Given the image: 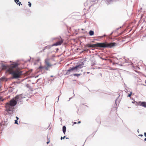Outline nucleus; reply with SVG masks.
<instances>
[{"instance_id": "f257e3e1", "label": "nucleus", "mask_w": 146, "mask_h": 146, "mask_svg": "<svg viewBox=\"0 0 146 146\" xmlns=\"http://www.w3.org/2000/svg\"><path fill=\"white\" fill-rule=\"evenodd\" d=\"M22 94L16 96L12 98L9 102L6 103L5 108L6 111L8 114H11L13 113L14 111L13 107L17 104L21 105L23 104V99L25 98Z\"/></svg>"}, {"instance_id": "f03ea898", "label": "nucleus", "mask_w": 146, "mask_h": 146, "mask_svg": "<svg viewBox=\"0 0 146 146\" xmlns=\"http://www.w3.org/2000/svg\"><path fill=\"white\" fill-rule=\"evenodd\" d=\"M115 43L114 42L108 43L105 42L103 43H97L94 44H86V46L89 48H94L95 47H97L103 48H111L115 46Z\"/></svg>"}, {"instance_id": "7ed1b4c3", "label": "nucleus", "mask_w": 146, "mask_h": 146, "mask_svg": "<svg viewBox=\"0 0 146 146\" xmlns=\"http://www.w3.org/2000/svg\"><path fill=\"white\" fill-rule=\"evenodd\" d=\"M22 74V72L18 70H13L11 71L10 74L12 75L11 79H17L20 78V76Z\"/></svg>"}, {"instance_id": "20e7f679", "label": "nucleus", "mask_w": 146, "mask_h": 146, "mask_svg": "<svg viewBox=\"0 0 146 146\" xmlns=\"http://www.w3.org/2000/svg\"><path fill=\"white\" fill-rule=\"evenodd\" d=\"M99 0H87L86 2L84 3L85 6H88V9H90L94 5L98 2Z\"/></svg>"}, {"instance_id": "39448f33", "label": "nucleus", "mask_w": 146, "mask_h": 146, "mask_svg": "<svg viewBox=\"0 0 146 146\" xmlns=\"http://www.w3.org/2000/svg\"><path fill=\"white\" fill-rule=\"evenodd\" d=\"M84 65V63L83 62H82L81 64L76 65L70 68L73 72H78L83 67L82 65Z\"/></svg>"}, {"instance_id": "423d86ee", "label": "nucleus", "mask_w": 146, "mask_h": 146, "mask_svg": "<svg viewBox=\"0 0 146 146\" xmlns=\"http://www.w3.org/2000/svg\"><path fill=\"white\" fill-rule=\"evenodd\" d=\"M19 65V64L17 62H13V63L11 64L9 66V68L7 69V71H10V70H12L13 68L17 67Z\"/></svg>"}, {"instance_id": "0eeeda50", "label": "nucleus", "mask_w": 146, "mask_h": 146, "mask_svg": "<svg viewBox=\"0 0 146 146\" xmlns=\"http://www.w3.org/2000/svg\"><path fill=\"white\" fill-rule=\"evenodd\" d=\"M60 38L61 39V40H59L56 42L55 43L52 44V46L60 45L62 44L64 40L62 39V38L61 36H60Z\"/></svg>"}, {"instance_id": "6e6552de", "label": "nucleus", "mask_w": 146, "mask_h": 146, "mask_svg": "<svg viewBox=\"0 0 146 146\" xmlns=\"http://www.w3.org/2000/svg\"><path fill=\"white\" fill-rule=\"evenodd\" d=\"M136 103L139 105L146 108V102H136Z\"/></svg>"}, {"instance_id": "1a4fd4ad", "label": "nucleus", "mask_w": 146, "mask_h": 146, "mask_svg": "<svg viewBox=\"0 0 146 146\" xmlns=\"http://www.w3.org/2000/svg\"><path fill=\"white\" fill-rule=\"evenodd\" d=\"M0 64L1 65V69L3 70H7V69H9L8 68V66L5 65V64H3L2 63H0Z\"/></svg>"}, {"instance_id": "9d476101", "label": "nucleus", "mask_w": 146, "mask_h": 146, "mask_svg": "<svg viewBox=\"0 0 146 146\" xmlns=\"http://www.w3.org/2000/svg\"><path fill=\"white\" fill-rule=\"evenodd\" d=\"M73 72L72 71V70L70 68H69L68 70L66 71V73L65 74V75H68L70 73Z\"/></svg>"}, {"instance_id": "9b49d317", "label": "nucleus", "mask_w": 146, "mask_h": 146, "mask_svg": "<svg viewBox=\"0 0 146 146\" xmlns=\"http://www.w3.org/2000/svg\"><path fill=\"white\" fill-rule=\"evenodd\" d=\"M45 64L47 65V67H50L52 66V65L50 64L48 62V60L46 59L45 61Z\"/></svg>"}, {"instance_id": "f8f14e48", "label": "nucleus", "mask_w": 146, "mask_h": 146, "mask_svg": "<svg viewBox=\"0 0 146 146\" xmlns=\"http://www.w3.org/2000/svg\"><path fill=\"white\" fill-rule=\"evenodd\" d=\"M8 123V122L7 121L3 122L2 123H0V125H2V124L5 126L7 125ZM1 125H0V128L1 127Z\"/></svg>"}, {"instance_id": "ddd939ff", "label": "nucleus", "mask_w": 146, "mask_h": 146, "mask_svg": "<svg viewBox=\"0 0 146 146\" xmlns=\"http://www.w3.org/2000/svg\"><path fill=\"white\" fill-rule=\"evenodd\" d=\"M15 2L16 3L17 5H19V6H20V5H22L21 2H20L19 0H15Z\"/></svg>"}, {"instance_id": "4468645a", "label": "nucleus", "mask_w": 146, "mask_h": 146, "mask_svg": "<svg viewBox=\"0 0 146 146\" xmlns=\"http://www.w3.org/2000/svg\"><path fill=\"white\" fill-rule=\"evenodd\" d=\"M0 80L1 82V81H7V80L5 77H2L0 78Z\"/></svg>"}, {"instance_id": "2eb2a0df", "label": "nucleus", "mask_w": 146, "mask_h": 146, "mask_svg": "<svg viewBox=\"0 0 146 146\" xmlns=\"http://www.w3.org/2000/svg\"><path fill=\"white\" fill-rule=\"evenodd\" d=\"M66 131V127L65 126H64L62 127V131L64 134H65Z\"/></svg>"}, {"instance_id": "dca6fc26", "label": "nucleus", "mask_w": 146, "mask_h": 146, "mask_svg": "<svg viewBox=\"0 0 146 146\" xmlns=\"http://www.w3.org/2000/svg\"><path fill=\"white\" fill-rule=\"evenodd\" d=\"M91 66H93L94 65L96 64V61L94 60H92L91 61Z\"/></svg>"}, {"instance_id": "f3484780", "label": "nucleus", "mask_w": 146, "mask_h": 146, "mask_svg": "<svg viewBox=\"0 0 146 146\" xmlns=\"http://www.w3.org/2000/svg\"><path fill=\"white\" fill-rule=\"evenodd\" d=\"M94 34V31L92 30H90L89 32V34L91 36L93 35Z\"/></svg>"}, {"instance_id": "a211bd4d", "label": "nucleus", "mask_w": 146, "mask_h": 146, "mask_svg": "<svg viewBox=\"0 0 146 146\" xmlns=\"http://www.w3.org/2000/svg\"><path fill=\"white\" fill-rule=\"evenodd\" d=\"M119 97V96H118V98H117L115 100V104H116V105L117 106V101L118 102V103H119L120 102V101L119 100H118L117 99V98H118Z\"/></svg>"}, {"instance_id": "6ab92c4d", "label": "nucleus", "mask_w": 146, "mask_h": 146, "mask_svg": "<svg viewBox=\"0 0 146 146\" xmlns=\"http://www.w3.org/2000/svg\"><path fill=\"white\" fill-rule=\"evenodd\" d=\"M73 75L75 76H77L78 77L79 76H80V74H73Z\"/></svg>"}, {"instance_id": "aec40b11", "label": "nucleus", "mask_w": 146, "mask_h": 146, "mask_svg": "<svg viewBox=\"0 0 146 146\" xmlns=\"http://www.w3.org/2000/svg\"><path fill=\"white\" fill-rule=\"evenodd\" d=\"M44 68V66H40L38 68V69H40V70H41L42 69Z\"/></svg>"}, {"instance_id": "412c9836", "label": "nucleus", "mask_w": 146, "mask_h": 146, "mask_svg": "<svg viewBox=\"0 0 146 146\" xmlns=\"http://www.w3.org/2000/svg\"><path fill=\"white\" fill-rule=\"evenodd\" d=\"M26 87L28 88H31V86L29 84H27L26 85Z\"/></svg>"}, {"instance_id": "4be33fe9", "label": "nucleus", "mask_w": 146, "mask_h": 146, "mask_svg": "<svg viewBox=\"0 0 146 146\" xmlns=\"http://www.w3.org/2000/svg\"><path fill=\"white\" fill-rule=\"evenodd\" d=\"M132 94V92H130V93L127 95V97H130L131 95Z\"/></svg>"}, {"instance_id": "5701e85b", "label": "nucleus", "mask_w": 146, "mask_h": 146, "mask_svg": "<svg viewBox=\"0 0 146 146\" xmlns=\"http://www.w3.org/2000/svg\"><path fill=\"white\" fill-rule=\"evenodd\" d=\"M48 67H49L47 66H44V68H45V70H48Z\"/></svg>"}, {"instance_id": "b1692460", "label": "nucleus", "mask_w": 146, "mask_h": 146, "mask_svg": "<svg viewBox=\"0 0 146 146\" xmlns=\"http://www.w3.org/2000/svg\"><path fill=\"white\" fill-rule=\"evenodd\" d=\"M28 5L29 6V7H30L31 6V3L30 2H28Z\"/></svg>"}, {"instance_id": "393cba45", "label": "nucleus", "mask_w": 146, "mask_h": 146, "mask_svg": "<svg viewBox=\"0 0 146 146\" xmlns=\"http://www.w3.org/2000/svg\"><path fill=\"white\" fill-rule=\"evenodd\" d=\"M15 123L18 125V120H15Z\"/></svg>"}, {"instance_id": "a878e982", "label": "nucleus", "mask_w": 146, "mask_h": 146, "mask_svg": "<svg viewBox=\"0 0 146 146\" xmlns=\"http://www.w3.org/2000/svg\"><path fill=\"white\" fill-rule=\"evenodd\" d=\"M121 27H120L119 28H117V29H116L115 31H115V32H116L117 30H119L120 29V28H121Z\"/></svg>"}, {"instance_id": "bb28decb", "label": "nucleus", "mask_w": 146, "mask_h": 146, "mask_svg": "<svg viewBox=\"0 0 146 146\" xmlns=\"http://www.w3.org/2000/svg\"><path fill=\"white\" fill-rule=\"evenodd\" d=\"M65 136H64L63 137H61L60 139L61 140H62V139H64V138H65Z\"/></svg>"}, {"instance_id": "cd10ccee", "label": "nucleus", "mask_w": 146, "mask_h": 146, "mask_svg": "<svg viewBox=\"0 0 146 146\" xmlns=\"http://www.w3.org/2000/svg\"><path fill=\"white\" fill-rule=\"evenodd\" d=\"M100 58H101V59H102L103 60H106V58H102V57H100Z\"/></svg>"}, {"instance_id": "c85d7f7f", "label": "nucleus", "mask_w": 146, "mask_h": 146, "mask_svg": "<svg viewBox=\"0 0 146 146\" xmlns=\"http://www.w3.org/2000/svg\"><path fill=\"white\" fill-rule=\"evenodd\" d=\"M40 60V59L38 58L37 59H36L35 60V61L37 62H38Z\"/></svg>"}, {"instance_id": "c756f323", "label": "nucleus", "mask_w": 146, "mask_h": 146, "mask_svg": "<svg viewBox=\"0 0 146 146\" xmlns=\"http://www.w3.org/2000/svg\"><path fill=\"white\" fill-rule=\"evenodd\" d=\"M114 32H115V31H113L112 32L110 33V36H111V35H112L113 33Z\"/></svg>"}, {"instance_id": "7c9ffc66", "label": "nucleus", "mask_w": 146, "mask_h": 146, "mask_svg": "<svg viewBox=\"0 0 146 146\" xmlns=\"http://www.w3.org/2000/svg\"><path fill=\"white\" fill-rule=\"evenodd\" d=\"M47 47V46H45V47L44 48V49H43V51H44V50H45V49Z\"/></svg>"}, {"instance_id": "2f4dec72", "label": "nucleus", "mask_w": 146, "mask_h": 146, "mask_svg": "<svg viewBox=\"0 0 146 146\" xmlns=\"http://www.w3.org/2000/svg\"><path fill=\"white\" fill-rule=\"evenodd\" d=\"M135 102H136V103L137 102H136L135 101H132V103H133V104H134L135 103Z\"/></svg>"}, {"instance_id": "473e14b6", "label": "nucleus", "mask_w": 146, "mask_h": 146, "mask_svg": "<svg viewBox=\"0 0 146 146\" xmlns=\"http://www.w3.org/2000/svg\"><path fill=\"white\" fill-rule=\"evenodd\" d=\"M50 142V141L49 140L47 142H46V143L47 144H48Z\"/></svg>"}, {"instance_id": "72a5a7b5", "label": "nucleus", "mask_w": 146, "mask_h": 146, "mask_svg": "<svg viewBox=\"0 0 146 146\" xmlns=\"http://www.w3.org/2000/svg\"><path fill=\"white\" fill-rule=\"evenodd\" d=\"M86 32V31H84L82 33H85Z\"/></svg>"}, {"instance_id": "f704fd0d", "label": "nucleus", "mask_w": 146, "mask_h": 146, "mask_svg": "<svg viewBox=\"0 0 146 146\" xmlns=\"http://www.w3.org/2000/svg\"><path fill=\"white\" fill-rule=\"evenodd\" d=\"M16 119H16V120H18V119H19V117H17V116H16Z\"/></svg>"}, {"instance_id": "c9c22d12", "label": "nucleus", "mask_w": 146, "mask_h": 146, "mask_svg": "<svg viewBox=\"0 0 146 146\" xmlns=\"http://www.w3.org/2000/svg\"><path fill=\"white\" fill-rule=\"evenodd\" d=\"M144 136H145V137H146V132H145L144 133Z\"/></svg>"}, {"instance_id": "e433bc0d", "label": "nucleus", "mask_w": 146, "mask_h": 146, "mask_svg": "<svg viewBox=\"0 0 146 146\" xmlns=\"http://www.w3.org/2000/svg\"><path fill=\"white\" fill-rule=\"evenodd\" d=\"M139 136H141V137H142L143 136V135L142 134H140L139 135Z\"/></svg>"}, {"instance_id": "4c0bfd02", "label": "nucleus", "mask_w": 146, "mask_h": 146, "mask_svg": "<svg viewBox=\"0 0 146 146\" xmlns=\"http://www.w3.org/2000/svg\"><path fill=\"white\" fill-rule=\"evenodd\" d=\"M50 80H51V81H53V80H54V78H53V79H50Z\"/></svg>"}, {"instance_id": "58836bf2", "label": "nucleus", "mask_w": 146, "mask_h": 146, "mask_svg": "<svg viewBox=\"0 0 146 146\" xmlns=\"http://www.w3.org/2000/svg\"><path fill=\"white\" fill-rule=\"evenodd\" d=\"M60 96H58V101L57 102H58V100H59V97Z\"/></svg>"}, {"instance_id": "ea45409f", "label": "nucleus", "mask_w": 146, "mask_h": 146, "mask_svg": "<svg viewBox=\"0 0 146 146\" xmlns=\"http://www.w3.org/2000/svg\"><path fill=\"white\" fill-rule=\"evenodd\" d=\"M81 122L80 121H79L78 122V123H80Z\"/></svg>"}, {"instance_id": "a19ab883", "label": "nucleus", "mask_w": 146, "mask_h": 146, "mask_svg": "<svg viewBox=\"0 0 146 146\" xmlns=\"http://www.w3.org/2000/svg\"><path fill=\"white\" fill-rule=\"evenodd\" d=\"M72 98V97H71V98H69V100H68V101H70V100L71 98Z\"/></svg>"}, {"instance_id": "79ce46f5", "label": "nucleus", "mask_w": 146, "mask_h": 146, "mask_svg": "<svg viewBox=\"0 0 146 146\" xmlns=\"http://www.w3.org/2000/svg\"><path fill=\"white\" fill-rule=\"evenodd\" d=\"M144 141H146V138H145L144 139Z\"/></svg>"}, {"instance_id": "37998d69", "label": "nucleus", "mask_w": 146, "mask_h": 146, "mask_svg": "<svg viewBox=\"0 0 146 146\" xmlns=\"http://www.w3.org/2000/svg\"><path fill=\"white\" fill-rule=\"evenodd\" d=\"M31 58L30 57V59L29 60H28V61H30L31 60Z\"/></svg>"}, {"instance_id": "c03bdc74", "label": "nucleus", "mask_w": 146, "mask_h": 146, "mask_svg": "<svg viewBox=\"0 0 146 146\" xmlns=\"http://www.w3.org/2000/svg\"><path fill=\"white\" fill-rule=\"evenodd\" d=\"M76 122H74V124H76Z\"/></svg>"}, {"instance_id": "a18cd8bd", "label": "nucleus", "mask_w": 146, "mask_h": 146, "mask_svg": "<svg viewBox=\"0 0 146 146\" xmlns=\"http://www.w3.org/2000/svg\"><path fill=\"white\" fill-rule=\"evenodd\" d=\"M53 77V76H52V75H51V76H50V77Z\"/></svg>"}, {"instance_id": "49530a36", "label": "nucleus", "mask_w": 146, "mask_h": 146, "mask_svg": "<svg viewBox=\"0 0 146 146\" xmlns=\"http://www.w3.org/2000/svg\"><path fill=\"white\" fill-rule=\"evenodd\" d=\"M100 75L101 76H102V73H100Z\"/></svg>"}, {"instance_id": "de8ad7c7", "label": "nucleus", "mask_w": 146, "mask_h": 146, "mask_svg": "<svg viewBox=\"0 0 146 146\" xmlns=\"http://www.w3.org/2000/svg\"><path fill=\"white\" fill-rule=\"evenodd\" d=\"M65 138H66V139H69V138H68V137H65Z\"/></svg>"}, {"instance_id": "09e8293b", "label": "nucleus", "mask_w": 146, "mask_h": 146, "mask_svg": "<svg viewBox=\"0 0 146 146\" xmlns=\"http://www.w3.org/2000/svg\"><path fill=\"white\" fill-rule=\"evenodd\" d=\"M137 132L139 133V129H138V130H137Z\"/></svg>"}, {"instance_id": "8fccbe9b", "label": "nucleus", "mask_w": 146, "mask_h": 146, "mask_svg": "<svg viewBox=\"0 0 146 146\" xmlns=\"http://www.w3.org/2000/svg\"><path fill=\"white\" fill-rule=\"evenodd\" d=\"M85 143V142H84V144L82 146H84V144Z\"/></svg>"}, {"instance_id": "3c124183", "label": "nucleus", "mask_w": 146, "mask_h": 146, "mask_svg": "<svg viewBox=\"0 0 146 146\" xmlns=\"http://www.w3.org/2000/svg\"><path fill=\"white\" fill-rule=\"evenodd\" d=\"M92 68L94 69V68Z\"/></svg>"}, {"instance_id": "603ef678", "label": "nucleus", "mask_w": 146, "mask_h": 146, "mask_svg": "<svg viewBox=\"0 0 146 146\" xmlns=\"http://www.w3.org/2000/svg\"><path fill=\"white\" fill-rule=\"evenodd\" d=\"M58 50V48L56 49V50Z\"/></svg>"}, {"instance_id": "864d4df0", "label": "nucleus", "mask_w": 146, "mask_h": 146, "mask_svg": "<svg viewBox=\"0 0 146 146\" xmlns=\"http://www.w3.org/2000/svg\"><path fill=\"white\" fill-rule=\"evenodd\" d=\"M87 73L88 74H89V72H88Z\"/></svg>"}, {"instance_id": "5fc2aeb1", "label": "nucleus", "mask_w": 146, "mask_h": 146, "mask_svg": "<svg viewBox=\"0 0 146 146\" xmlns=\"http://www.w3.org/2000/svg\"><path fill=\"white\" fill-rule=\"evenodd\" d=\"M104 36H106V35H104Z\"/></svg>"}, {"instance_id": "6e6d98bb", "label": "nucleus", "mask_w": 146, "mask_h": 146, "mask_svg": "<svg viewBox=\"0 0 146 146\" xmlns=\"http://www.w3.org/2000/svg\"><path fill=\"white\" fill-rule=\"evenodd\" d=\"M82 30H83V29H82Z\"/></svg>"}, {"instance_id": "4d7b16f0", "label": "nucleus", "mask_w": 146, "mask_h": 146, "mask_svg": "<svg viewBox=\"0 0 146 146\" xmlns=\"http://www.w3.org/2000/svg\"><path fill=\"white\" fill-rule=\"evenodd\" d=\"M86 60H85L84 61H86Z\"/></svg>"}, {"instance_id": "13d9d810", "label": "nucleus", "mask_w": 146, "mask_h": 146, "mask_svg": "<svg viewBox=\"0 0 146 146\" xmlns=\"http://www.w3.org/2000/svg\"><path fill=\"white\" fill-rule=\"evenodd\" d=\"M13 91V90H12L11 91L12 92V91Z\"/></svg>"}, {"instance_id": "bf43d9fd", "label": "nucleus", "mask_w": 146, "mask_h": 146, "mask_svg": "<svg viewBox=\"0 0 146 146\" xmlns=\"http://www.w3.org/2000/svg\"><path fill=\"white\" fill-rule=\"evenodd\" d=\"M75 146H77L76 145H75Z\"/></svg>"}]
</instances>
